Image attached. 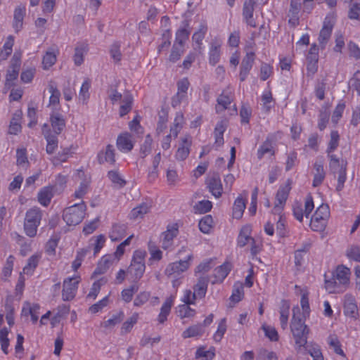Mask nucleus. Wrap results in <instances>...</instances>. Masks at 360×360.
<instances>
[{
	"mask_svg": "<svg viewBox=\"0 0 360 360\" xmlns=\"http://www.w3.org/2000/svg\"><path fill=\"white\" fill-rule=\"evenodd\" d=\"M351 270L347 266L340 264L337 266L333 277L325 280V288L329 293H341L345 292L350 283Z\"/></svg>",
	"mask_w": 360,
	"mask_h": 360,
	"instance_id": "1",
	"label": "nucleus"
},
{
	"mask_svg": "<svg viewBox=\"0 0 360 360\" xmlns=\"http://www.w3.org/2000/svg\"><path fill=\"white\" fill-rule=\"evenodd\" d=\"M292 311L293 316L290 328L295 341V349L299 352L307 342L309 330L305 325L307 317H304L301 315L299 307H294Z\"/></svg>",
	"mask_w": 360,
	"mask_h": 360,
	"instance_id": "2",
	"label": "nucleus"
},
{
	"mask_svg": "<svg viewBox=\"0 0 360 360\" xmlns=\"http://www.w3.org/2000/svg\"><path fill=\"white\" fill-rule=\"evenodd\" d=\"M315 8L314 0H290L288 11V25L296 27L300 25V18L302 14H310Z\"/></svg>",
	"mask_w": 360,
	"mask_h": 360,
	"instance_id": "3",
	"label": "nucleus"
},
{
	"mask_svg": "<svg viewBox=\"0 0 360 360\" xmlns=\"http://www.w3.org/2000/svg\"><path fill=\"white\" fill-rule=\"evenodd\" d=\"M147 252L145 250L138 249L134 250L131 264L127 272L133 281H137L142 278L146 270V257Z\"/></svg>",
	"mask_w": 360,
	"mask_h": 360,
	"instance_id": "4",
	"label": "nucleus"
},
{
	"mask_svg": "<svg viewBox=\"0 0 360 360\" xmlns=\"http://www.w3.org/2000/svg\"><path fill=\"white\" fill-rule=\"evenodd\" d=\"M86 214V205L84 201L75 203L63 210V219L68 226L80 224Z\"/></svg>",
	"mask_w": 360,
	"mask_h": 360,
	"instance_id": "5",
	"label": "nucleus"
},
{
	"mask_svg": "<svg viewBox=\"0 0 360 360\" xmlns=\"http://www.w3.org/2000/svg\"><path fill=\"white\" fill-rule=\"evenodd\" d=\"M330 216V208L327 204L319 205L311 216L309 223L311 229L314 231L325 230Z\"/></svg>",
	"mask_w": 360,
	"mask_h": 360,
	"instance_id": "6",
	"label": "nucleus"
},
{
	"mask_svg": "<svg viewBox=\"0 0 360 360\" xmlns=\"http://www.w3.org/2000/svg\"><path fill=\"white\" fill-rule=\"evenodd\" d=\"M41 217L42 212L39 207H34L27 211L24 221V230L27 236L32 238L37 235Z\"/></svg>",
	"mask_w": 360,
	"mask_h": 360,
	"instance_id": "7",
	"label": "nucleus"
},
{
	"mask_svg": "<svg viewBox=\"0 0 360 360\" xmlns=\"http://www.w3.org/2000/svg\"><path fill=\"white\" fill-rule=\"evenodd\" d=\"M336 15L334 13H330L325 17L321 29L318 35L319 46L321 50L326 49L330 39L332 32L335 24Z\"/></svg>",
	"mask_w": 360,
	"mask_h": 360,
	"instance_id": "8",
	"label": "nucleus"
},
{
	"mask_svg": "<svg viewBox=\"0 0 360 360\" xmlns=\"http://www.w3.org/2000/svg\"><path fill=\"white\" fill-rule=\"evenodd\" d=\"M22 52L16 51L11 60V64L7 70L6 77L5 87L10 89L13 86L14 82L18 79L20 68L21 66Z\"/></svg>",
	"mask_w": 360,
	"mask_h": 360,
	"instance_id": "9",
	"label": "nucleus"
},
{
	"mask_svg": "<svg viewBox=\"0 0 360 360\" xmlns=\"http://www.w3.org/2000/svg\"><path fill=\"white\" fill-rule=\"evenodd\" d=\"M80 282L81 276L78 274L64 279L62 290L63 301H70L75 297Z\"/></svg>",
	"mask_w": 360,
	"mask_h": 360,
	"instance_id": "10",
	"label": "nucleus"
},
{
	"mask_svg": "<svg viewBox=\"0 0 360 360\" xmlns=\"http://www.w3.org/2000/svg\"><path fill=\"white\" fill-rule=\"evenodd\" d=\"M193 259V255L190 252L186 255L185 259H180L169 263L165 270V275L169 277L172 276H180L190 268Z\"/></svg>",
	"mask_w": 360,
	"mask_h": 360,
	"instance_id": "11",
	"label": "nucleus"
},
{
	"mask_svg": "<svg viewBox=\"0 0 360 360\" xmlns=\"http://www.w3.org/2000/svg\"><path fill=\"white\" fill-rule=\"evenodd\" d=\"M290 190L291 183L290 180H288L285 185L281 186L279 187L276 194L274 206L272 209V213L274 214H282L285 206L286 201L288 198Z\"/></svg>",
	"mask_w": 360,
	"mask_h": 360,
	"instance_id": "12",
	"label": "nucleus"
},
{
	"mask_svg": "<svg viewBox=\"0 0 360 360\" xmlns=\"http://www.w3.org/2000/svg\"><path fill=\"white\" fill-rule=\"evenodd\" d=\"M314 208V204L313 197L309 193L305 198L304 210L301 203H295L292 207L293 215L297 221L302 222L303 221L304 216L308 218Z\"/></svg>",
	"mask_w": 360,
	"mask_h": 360,
	"instance_id": "13",
	"label": "nucleus"
},
{
	"mask_svg": "<svg viewBox=\"0 0 360 360\" xmlns=\"http://www.w3.org/2000/svg\"><path fill=\"white\" fill-rule=\"evenodd\" d=\"M75 176L81 179V182L77 189L75 191L73 197L75 199H82L89 191L91 177L90 175L86 174L82 169H77Z\"/></svg>",
	"mask_w": 360,
	"mask_h": 360,
	"instance_id": "14",
	"label": "nucleus"
},
{
	"mask_svg": "<svg viewBox=\"0 0 360 360\" xmlns=\"http://www.w3.org/2000/svg\"><path fill=\"white\" fill-rule=\"evenodd\" d=\"M276 154V143L274 134H269L264 141L259 146L257 151V156L262 160L264 156L269 158L274 157Z\"/></svg>",
	"mask_w": 360,
	"mask_h": 360,
	"instance_id": "15",
	"label": "nucleus"
},
{
	"mask_svg": "<svg viewBox=\"0 0 360 360\" xmlns=\"http://www.w3.org/2000/svg\"><path fill=\"white\" fill-rule=\"evenodd\" d=\"M179 233V225L177 223H171L167 226V229L160 236L162 248L167 250L173 245L174 239Z\"/></svg>",
	"mask_w": 360,
	"mask_h": 360,
	"instance_id": "16",
	"label": "nucleus"
},
{
	"mask_svg": "<svg viewBox=\"0 0 360 360\" xmlns=\"http://www.w3.org/2000/svg\"><path fill=\"white\" fill-rule=\"evenodd\" d=\"M190 86V82L187 77H184L180 79L177 82V92L176 94L172 98V106L173 108H176L180 105V104L186 99L187 98V91L188 87Z\"/></svg>",
	"mask_w": 360,
	"mask_h": 360,
	"instance_id": "17",
	"label": "nucleus"
},
{
	"mask_svg": "<svg viewBox=\"0 0 360 360\" xmlns=\"http://www.w3.org/2000/svg\"><path fill=\"white\" fill-rule=\"evenodd\" d=\"M233 101V94L229 90V87L224 89L221 94L217 98V104L215 105L216 112L219 114L226 109Z\"/></svg>",
	"mask_w": 360,
	"mask_h": 360,
	"instance_id": "18",
	"label": "nucleus"
},
{
	"mask_svg": "<svg viewBox=\"0 0 360 360\" xmlns=\"http://www.w3.org/2000/svg\"><path fill=\"white\" fill-rule=\"evenodd\" d=\"M191 145L192 139L189 135H186L181 138L175 153V158L178 161L185 160L190 154Z\"/></svg>",
	"mask_w": 360,
	"mask_h": 360,
	"instance_id": "19",
	"label": "nucleus"
},
{
	"mask_svg": "<svg viewBox=\"0 0 360 360\" xmlns=\"http://www.w3.org/2000/svg\"><path fill=\"white\" fill-rule=\"evenodd\" d=\"M40 309L39 304L25 301L22 304L21 316L26 318L30 316L32 323L34 324L38 321Z\"/></svg>",
	"mask_w": 360,
	"mask_h": 360,
	"instance_id": "20",
	"label": "nucleus"
},
{
	"mask_svg": "<svg viewBox=\"0 0 360 360\" xmlns=\"http://www.w3.org/2000/svg\"><path fill=\"white\" fill-rule=\"evenodd\" d=\"M135 141L132 135L129 132H123L118 135L116 141L117 149L124 153L130 152L134 146Z\"/></svg>",
	"mask_w": 360,
	"mask_h": 360,
	"instance_id": "21",
	"label": "nucleus"
},
{
	"mask_svg": "<svg viewBox=\"0 0 360 360\" xmlns=\"http://www.w3.org/2000/svg\"><path fill=\"white\" fill-rule=\"evenodd\" d=\"M48 89L49 92L51 94L49 101V107L53 110V112L59 111L60 109V92L58 89L56 83L53 81H50L48 84Z\"/></svg>",
	"mask_w": 360,
	"mask_h": 360,
	"instance_id": "22",
	"label": "nucleus"
},
{
	"mask_svg": "<svg viewBox=\"0 0 360 360\" xmlns=\"http://www.w3.org/2000/svg\"><path fill=\"white\" fill-rule=\"evenodd\" d=\"M205 182L209 191L212 194V195L216 198H219L221 196L223 187L219 175L214 174L208 176L206 179Z\"/></svg>",
	"mask_w": 360,
	"mask_h": 360,
	"instance_id": "23",
	"label": "nucleus"
},
{
	"mask_svg": "<svg viewBox=\"0 0 360 360\" xmlns=\"http://www.w3.org/2000/svg\"><path fill=\"white\" fill-rule=\"evenodd\" d=\"M233 268V264L230 261H225L221 265L217 267L214 271V279L212 281V284L221 283L229 275Z\"/></svg>",
	"mask_w": 360,
	"mask_h": 360,
	"instance_id": "24",
	"label": "nucleus"
},
{
	"mask_svg": "<svg viewBox=\"0 0 360 360\" xmlns=\"http://www.w3.org/2000/svg\"><path fill=\"white\" fill-rule=\"evenodd\" d=\"M47 124H44L42 127L43 134L47 141L46 150L49 154H52L58 148V136L53 134L52 131L48 129Z\"/></svg>",
	"mask_w": 360,
	"mask_h": 360,
	"instance_id": "25",
	"label": "nucleus"
},
{
	"mask_svg": "<svg viewBox=\"0 0 360 360\" xmlns=\"http://www.w3.org/2000/svg\"><path fill=\"white\" fill-rule=\"evenodd\" d=\"M50 122L53 134L58 136L65 127L64 116L58 111L52 112L50 115Z\"/></svg>",
	"mask_w": 360,
	"mask_h": 360,
	"instance_id": "26",
	"label": "nucleus"
},
{
	"mask_svg": "<svg viewBox=\"0 0 360 360\" xmlns=\"http://www.w3.org/2000/svg\"><path fill=\"white\" fill-rule=\"evenodd\" d=\"M255 60V53L253 52L247 53L244 58L243 59L241 65H240V80L241 82L245 81L254 63Z\"/></svg>",
	"mask_w": 360,
	"mask_h": 360,
	"instance_id": "27",
	"label": "nucleus"
},
{
	"mask_svg": "<svg viewBox=\"0 0 360 360\" xmlns=\"http://www.w3.org/2000/svg\"><path fill=\"white\" fill-rule=\"evenodd\" d=\"M55 186L49 185L41 188L37 194V200L39 204L44 207H48L54 195Z\"/></svg>",
	"mask_w": 360,
	"mask_h": 360,
	"instance_id": "28",
	"label": "nucleus"
},
{
	"mask_svg": "<svg viewBox=\"0 0 360 360\" xmlns=\"http://www.w3.org/2000/svg\"><path fill=\"white\" fill-rule=\"evenodd\" d=\"M252 227L249 224L243 226L239 231L238 236L236 239L237 246L242 248L246 245L250 243L252 239H255L251 236Z\"/></svg>",
	"mask_w": 360,
	"mask_h": 360,
	"instance_id": "29",
	"label": "nucleus"
},
{
	"mask_svg": "<svg viewBox=\"0 0 360 360\" xmlns=\"http://www.w3.org/2000/svg\"><path fill=\"white\" fill-rule=\"evenodd\" d=\"M127 229V224L115 223L112 225L108 236L112 242L120 241L126 236Z\"/></svg>",
	"mask_w": 360,
	"mask_h": 360,
	"instance_id": "30",
	"label": "nucleus"
},
{
	"mask_svg": "<svg viewBox=\"0 0 360 360\" xmlns=\"http://www.w3.org/2000/svg\"><path fill=\"white\" fill-rule=\"evenodd\" d=\"M174 300L175 296L170 295L167 297L163 302L157 319L159 323L162 324L167 320V317L169 315L172 307L174 304Z\"/></svg>",
	"mask_w": 360,
	"mask_h": 360,
	"instance_id": "31",
	"label": "nucleus"
},
{
	"mask_svg": "<svg viewBox=\"0 0 360 360\" xmlns=\"http://www.w3.org/2000/svg\"><path fill=\"white\" fill-rule=\"evenodd\" d=\"M344 314L350 317H356L358 315L357 304L354 297L352 295L345 296Z\"/></svg>",
	"mask_w": 360,
	"mask_h": 360,
	"instance_id": "32",
	"label": "nucleus"
},
{
	"mask_svg": "<svg viewBox=\"0 0 360 360\" xmlns=\"http://www.w3.org/2000/svg\"><path fill=\"white\" fill-rule=\"evenodd\" d=\"M257 3L252 1L251 0L246 1L243 6V15L245 22L252 27H256L257 23L253 18V13L255 5Z\"/></svg>",
	"mask_w": 360,
	"mask_h": 360,
	"instance_id": "33",
	"label": "nucleus"
},
{
	"mask_svg": "<svg viewBox=\"0 0 360 360\" xmlns=\"http://www.w3.org/2000/svg\"><path fill=\"white\" fill-rule=\"evenodd\" d=\"M151 206L147 202H142L134 207L129 214L131 220L142 219L150 210Z\"/></svg>",
	"mask_w": 360,
	"mask_h": 360,
	"instance_id": "34",
	"label": "nucleus"
},
{
	"mask_svg": "<svg viewBox=\"0 0 360 360\" xmlns=\"http://www.w3.org/2000/svg\"><path fill=\"white\" fill-rule=\"evenodd\" d=\"M205 332L204 326L201 323H196L190 326L185 329L181 334V337L184 339L191 338H200Z\"/></svg>",
	"mask_w": 360,
	"mask_h": 360,
	"instance_id": "35",
	"label": "nucleus"
},
{
	"mask_svg": "<svg viewBox=\"0 0 360 360\" xmlns=\"http://www.w3.org/2000/svg\"><path fill=\"white\" fill-rule=\"evenodd\" d=\"M314 178L312 181V186L318 187L323 181L326 177V172L323 167V161H316L314 164Z\"/></svg>",
	"mask_w": 360,
	"mask_h": 360,
	"instance_id": "36",
	"label": "nucleus"
},
{
	"mask_svg": "<svg viewBox=\"0 0 360 360\" xmlns=\"http://www.w3.org/2000/svg\"><path fill=\"white\" fill-rule=\"evenodd\" d=\"M186 123V120L184 117V115L182 112H177L175 115L174 122L170 126V133L172 134L173 137L176 139L181 129H183L184 124Z\"/></svg>",
	"mask_w": 360,
	"mask_h": 360,
	"instance_id": "37",
	"label": "nucleus"
},
{
	"mask_svg": "<svg viewBox=\"0 0 360 360\" xmlns=\"http://www.w3.org/2000/svg\"><path fill=\"white\" fill-rule=\"evenodd\" d=\"M111 257L108 255H103L98 261L93 275L97 276L105 274L113 264L116 263Z\"/></svg>",
	"mask_w": 360,
	"mask_h": 360,
	"instance_id": "38",
	"label": "nucleus"
},
{
	"mask_svg": "<svg viewBox=\"0 0 360 360\" xmlns=\"http://www.w3.org/2000/svg\"><path fill=\"white\" fill-rule=\"evenodd\" d=\"M208 282L207 276H200L198 279L197 283L193 286V293L197 299H202L205 297Z\"/></svg>",
	"mask_w": 360,
	"mask_h": 360,
	"instance_id": "39",
	"label": "nucleus"
},
{
	"mask_svg": "<svg viewBox=\"0 0 360 360\" xmlns=\"http://www.w3.org/2000/svg\"><path fill=\"white\" fill-rule=\"evenodd\" d=\"M246 198L239 195L235 200L233 205V217L236 219H240L243 215V212L246 207Z\"/></svg>",
	"mask_w": 360,
	"mask_h": 360,
	"instance_id": "40",
	"label": "nucleus"
},
{
	"mask_svg": "<svg viewBox=\"0 0 360 360\" xmlns=\"http://www.w3.org/2000/svg\"><path fill=\"white\" fill-rule=\"evenodd\" d=\"M70 307L68 304H60L57 307L56 313L51 319V325L53 328L60 323L62 319L66 318L70 312Z\"/></svg>",
	"mask_w": 360,
	"mask_h": 360,
	"instance_id": "41",
	"label": "nucleus"
},
{
	"mask_svg": "<svg viewBox=\"0 0 360 360\" xmlns=\"http://www.w3.org/2000/svg\"><path fill=\"white\" fill-rule=\"evenodd\" d=\"M261 100L262 111L265 113H269L275 105V102L272 96V93L269 88H267L262 91L261 95Z\"/></svg>",
	"mask_w": 360,
	"mask_h": 360,
	"instance_id": "42",
	"label": "nucleus"
},
{
	"mask_svg": "<svg viewBox=\"0 0 360 360\" xmlns=\"http://www.w3.org/2000/svg\"><path fill=\"white\" fill-rule=\"evenodd\" d=\"M89 51L88 44L82 42L78 44L75 49L73 60L77 66L81 65L84 60V56Z\"/></svg>",
	"mask_w": 360,
	"mask_h": 360,
	"instance_id": "43",
	"label": "nucleus"
},
{
	"mask_svg": "<svg viewBox=\"0 0 360 360\" xmlns=\"http://www.w3.org/2000/svg\"><path fill=\"white\" fill-rule=\"evenodd\" d=\"M22 117V112L21 110H17L16 112H15L9 124L8 133L10 134L16 135L21 131Z\"/></svg>",
	"mask_w": 360,
	"mask_h": 360,
	"instance_id": "44",
	"label": "nucleus"
},
{
	"mask_svg": "<svg viewBox=\"0 0 360 360\" xmlns=\"http://www.w3.org/2000/svg\"><path fill=\"white\" fill-rule=\"evenodd\" d=\"M221 44L219 41H213L209 50V63L214 66L220 60Z\"/></svg>",
	"mask_w": 360,
	"mask_h": 360,
	"instance_id": "45",
	"label": "nucleus"
},
{
	"mask_svg": "<svg viewBox=\"0 0 360 360\" xmlns=\"http://www.w3.org/2000/svg\"><path fill=\"white\" fill-rule=\"evenodd\" d=\"M26 8L25 6H19L15 9L13 26L15 32H18L22 28Z\"/></svg>",
	"mask_w": 360,
	"mask_h": 360,
	"instance_id": "46",
	"label": "nucleus"
},
{
	"mask_svg": "<svg viewBox=\"0 0 360 360\" xmlns=\"http://www.w3.org/2000/svg\"><path fill=\"white\" fill-rule=\"evenodd\" d=\"M290 307L289 301L286 300L281 301L280 306V322L281 326L283 330L288 327Z\"/></svg>",
	"mask_w": 360,
	"mask_h": 360,
	"instance_id": "47",
	"label": "nucleus"
},
{
	"mask_svg": "<svg viewBox=\"0 0 360 360\" xmlns=\"http://www.w3.org/2000/svg\"><path fill=\"white\" fill-rule=\"evenodd\" d=\"M98 159L100 163L108 162L111 165L114 164L115 162V154L113 146L108 144L105 152H100L98 153Z\"/></svg>",
	"mask_w": 360,
	"mask_h": 360,
	"instance_id": "48",
	"label": "nucleus"
},
{
	"mask_svg": "<svg viewBox=\"0 0 360 360\" xmlns=\"http://www.w3.org/2000/svg\"><path fill=\"white\" fill-rule=\"evenodd\" d=\"M41 259V255L34 254L32 255L27 260L26 265L22 269V274L32 276L36 268L37 267L39 260Z\"/></svg>",
	"mask_w": 360,
	"mask_h": 360,
	"instance_id": "49",
	"label": "nucleus"
},
{
	"mask_svg": "<svg viewBox=\"0 0 360 360\" xmlns=\"http://www.w3.org/2000/svg\"><path fill=\"white\" fill-rule=\"evenodd\" d=\"M58 50L51 49L48 50L42 59V65L44 70H49L56 62Z\"/></svg>",
	"mask_w": 360,
	"mask_h": 360,
	"instance_id": "50",
	"label": "nucleus"
},
{
	"mask_svg": "<svg viewBox=\"0 0 360 360\" xmlns=\"http://www.w3.org/2000/svg\"><path fill=\"white\" fill-rule=\"evenodd\" d=\"M91 82L89 78H86L82 84V86L79 91L78 98L79 101L82 102L83 104H87L89 100V89L91 88Z\"/></svg>",
	"mask_w": 360,
	"mask_h": 360,
	"instance_id": "51",
	"label": "nucleus"
},
{
	"mask_svg": "<svg viewBox=\"0 0 360 360\" xmlns=\"http://www.w3.org/2000/svg\"><path fill=\"white\" fill-rule=\"evenodd\" d=\"M311 244L309 243H304L300 249L295 250V264L296 266H302L304 257L307 253L309 251Z\"/></svg>",
	"mask_w": 360,
	"mask_h": 360,
	"instance_id": "52",
	"label": "nucleus"
},
{
	"mask_svg": "<svg viewBox=\"0 0 360 360\" xmlns=\"http://www.w3.org/2000/svg\"><path fill=\"white\" fill-rule=\"evenodd\" d=\"M301 300L300 304L302 309V314H301L304 317H307L310 313V307L309 302V292L307 288L300 290Z\"/></svg>",
	"mask_w": 360,
	"mask_h": 360,
	"instance_id": "53",
	"label": "nucleus"
},
{
	"mask_svg": "<svg viewBox=\"0 0 360 360\" xmlns=\"http://www.w3.org/2000/svg\"><path fill=\"white\" fill-rule=\"evenodd\" d=\"M250 254L252 257V259L257 260L259 262H262V260L259 257H257V255L262 251L263 250V243L260 239H252V242L250 243Z\"/></svg>",
	"mask_w": 360,
	"mask_h": 360,
	"instance_id": "54",
	"label": "nucleus"
},
{
	"mask_svg": "<svg viewBox=\"0 0 360 360\" xmlns=\"http://www.w3.org/2000/svg\"><path fill=\"white\" fill-rule=\"evenodd\" d=\"M14 45V37L9 35L0 51V60H6L12 53L13 46Z\"/></svg>",
	"mask_w": 360,
	"mask_h": 360,
	"instance_id": "55",
	"label": "nucleus"
},
{
	"mask_svg": "<svg viewBox=\"0 0 360 360\" xmlns=\"http://www.w3.org/2000/svg\"><path fill=\"white\" fill-rule=\"evenodd\" d=\"M340 136L337 130H332L330 134V140L328 143L326 153H333L338 147Z\"/></svg>",
	"mask_w": 360,
	"mask_h": 360,
	"instance_id": "56",
	"label": "nucleus"
},
{
	"mask_svg": "<svg viewBox=\"0 0 360 360\" xmlns=\"http://www.w3.org/2000/svg\"><path fill=\"white\" fill-rule=\"evenodd\" d=\"M214 220L211 215L203 217L199 221L198 226L201 232L210 233L213 229Z\"/></svg>",
	"mask_w": 360,
	"mask_h": 360,
	"instance_id": "57",
	"label": "nucleus"
},
{
	"mask_svg": "<svg viewBox=\"0 0 360 360\" xmlns=\"http://www.w3.org/2000/svg\"><path fill=\"white\" fill-rule=\"evenodd\" d=\"M328 343L329 346L333 349L335 354L341 356L343 358L346 357V355L342 349V345L337 335H330L328 338Z\"/></svg>",
	"mask_w": 360,
	"mask_h": 360,
	"instance_id": "58",
	"label": "nucleus"
},
{
	"mask_svg": "<svg viewBox=\"0 0 360 360\" xmlns=\"http://www.w3.org/2000/svg\"><path fill=\"white\" fill-rule=\"evenodd\" d=\"M244 297V286L243 283L236 282L233 285L231 300L234 302H239Z\"/></svg>",
	"mask_w": 360,
	"mask_h": 360,
	"instance_id": "59",
	"label": "nucleus"
},
{
	"mask_svg": "<svg viewBox=\"0 0 360 360\" xmlns=\"http://www.w3.org/2000/svg\"><path fill=\"white\" fill-rule=\"evenodd\" d=\"M227 330V325H226V319L223 318L221 319L217 326V330L213 335V340L216 342H219L222 340L224 334L226 333Z\"/></svg>",
	"mask_w": 360,
	"mask_h": 360,
	"instance_id": "60",
	"label": "nucleus"
},
{
	"mask_svg": "<svg viewBox=\"0 0 360 360\" xmlns=\"http://www.w3.org/2000/svg\"><path fill=\"white\" fill-rule=\"evenodd\" d=\"M262 329L264 331V335L271 342H277L279 340L278 331L275 327L263 323Z\"/></svg>",
	"mask_w": 360,
	"mask_h": 360,
	"instance_id": "61",
	"label": "nucleus"
},
{
	"mask_svg": "<svg viewBox=\"0 0 360 360\" xmlns=\"http://www.w3.org/2000/svg\"><path fill=\"white\" fill-rule=\"evenodd\" d=\"M191 304H180L178 306L177 314L181 319L192 318L195 316L196 311L190 307Z\"/></svg>",
	"mask_w": 360,
	"mask_h": 360,
	"instance_id": "62",
	"label": "nucleus"
},
{
	"mask_svg": "<svg viewBox=\"0 0 360 360\" xmlns=\"http://www.w3.org/2000/svg\"><path fill=\"white\" fill-rule=\"evenodd\" d=\"M139 316V314L135 312L127 321H125L121 327V333H129L133 328L134 326L137 323Z\"/></svg>",
	"mask_w": 360,
	"mask_h": 360,
	"instance_id": "63",
	"label": "nucleus"
},
{
	"mask_svg": "<svg viewBox=\"0 0 360 360\" xmlns=\"http://www.w3.org/2000/svg\"><path fill=\"white\" fill-rule=\"evenodd\" d=\"M278 357L274 352L261 348L257 351L255 360H277Z\"/></svg>",
	"mask_w": 360,
	"mask_h": 360,
	"instance_id": "64",
	"label": "nucleus"
}]
</instances>
